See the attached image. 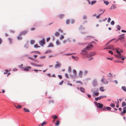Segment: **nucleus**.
<instances>
[{
	"mask_svg": "<svg viewBox=\"0 0 126 126\" xmlns=\"http://www.w3.org/2000/svg\"><path fill=\"white\" fill-rule=\"evenodd\" d=\"M73 72L74 74V75L75 76H76V75L77 74V71H76L75 70H73Z\"/></svg>",
	"mask_w": 126,
	"mask_h": 126,
	"instance_id": "cd10ccee",
	"label": "nucleus"
},
{
	"mask_svg": "<svg viewBox=\"0 0 126 126\" xmlns=\"http://www.w3.org/2000/svg\"><path fill=\"white\" fill-rule=\"evenodd\" d=\"M111 18L110 17H109L108 19V22L109 23L111 20Z\"/></svg>",
	"mask_w": 126,
	"mask_h": 126,
	"instance_id": "6e6d98bb",
	"label": "nucleus"
},
{
	"mask_svg": "<svg viewBox=\"0 0 126 126\" xmlns=\"http://www.w3.org/2000/svg\"><path fill=\"white\" fill-rule=\"evenodd\" d=\"M27 32L28 31L27 30H25L21 32L20 34V35H25V34L27 33Z\"/></svg>",
	"mask_w": 126,
	"mask_h": 126,
	"instance_id": "0eeeda50",
	"label": "nucleus"
},
{
	"mask_svg": "<svg viewBox=\"0 0 126 126\" xmlns=\"http://www.w3.org/2000/svg\"><path fill=\"white\" fill-rule=\"evenodd\" d=\"M21 35L20 34H19V36L17 37V38L18 40H21L22 39V38L21 36Z\"/></svg>",
	"mask_w": 126,
	"mask_h": 126,
	"instance_id": "412c9836",
	"label": "nucleus"
},
{
	"mask_svg": "<svg viewBox=\"0 0 126 126\" xmlns=\"http://www.w3.org/2000/svg\"><path fill=\"white\" fill-rule=\"evenodd\" d=\"M103 11V10L102 9H100V10H99V12H102Z\"/></svg>",
	"mask_w": 126,
	"mask_h": 126,
	"instance_id": "e2e57ef3",
	"label": "nucleus"
},
{
	"mask_svg": "<svg viewBox=\"0 0 126 126\" xmlns=\"http://www.w3.org/2000/svg\"><path fill=\"white\" fill-rule=\"evenodd\" d=\"M39 43L42 46H43V45L45 44V39H42L41 41H40Z\"/></svg>",
	"mask_w": 126,
	"mask_h": 126,
	"instance_id": "7ed1b4c3",
	"label": "nucleus"
},
{
	"mask_svg": "<svg viewBox=\"0 0 126 126\" xmlns=\"http://www.w3.org/2000/svg\"><path fill=\"white\" fill-rule=\"evenodd\" d=\"M34 47L35 48H37L40 47V46H38L37 44H36L34 46Z\"/></svg>",
	"mask_w": 126,
	"mask_h": 126,
	"instance_id": "e433bc0d",
	"label": "nucleus"
},
{
	"mask_svg": "<svg viewBox=\"0 0 126 126\" xmlns=\"http://www.w3.org/2000/svg\"><path fill=\"white\" fill-rule=\"evenodd\" d=\"M76 82H77V83H80L81 84H82V83L80 81H76Z\"/></svg>",
	"mask_w": 126,
	"mask_h": 126,
	"instance_id": "680f3d73",
	"label": "nucleus"
},
{
	"mask_svg": "<svg viewBox=\"0 0 126 126\" xmlns=\"http://www.w3.org/2000/svg\"><path fill=\"white\" fill-rule=\"evenodd\" d=\"M56 63H58V64L56 65L55 66V67L56 68H57L60 67L61 66V65L60 63H59V62H56Z\"/></svg>",
	"mask_w": 126,
	"mask_h": 126,
	"instance_id": "9d476101",
	"label": "nucleus"
},
{
	"mask_svg": "<svg viewBox=\"0 0 126 126\" xmlns=\"http://www.w3.org/2000/svg\"><path fill=\"white\" fill-rule=\"evenodd\" d=\"M53 46L52 43H50L48 46V47H53Z\"/></svg>",
	"mask_w": 126,
	"mask_h": 126,
	"instance_id": "8fccbe9b",
	"label": "nucleus"
},
{
	"mask_svg": "<svg viewBox=\"0 0 126 126\" xmlns=\"http://www.w3.org/2000/svg\"><path fill=\"white\" fill-rule=\"evenodd\" d=\"M68 71L69 72H71V67H69L68 68Z\"/></svg>",
	"mask_w": 126,
	"mask_h": 126,
	"instance_id": "a19ab883",
	"label": "nucleus"
},
{
	"mask_svg": "<svg viewBox=\"0 0 126 126\" xmlns=\"http://www.w3.org/2000/svg\"><path fill=\"white\" fill-rule=\"evenodd\" d=\"M93 83L94 86L96 85L97 84L96 80H94L93 81Z\"/></svg>",
	"mask_w": 126,
	"mask_h": 126,
	"instance_id": "aec40b11",
	"label": "nucleus"
},
{
	"mask_svg": "<svg viewBox=\"0 0 126 126\" xmlns=\"http://www.w3.org/2000/svg\"><path fill=\"white\" fill-rule=\"evenodd\" d=\"M106 95H103V96H99L100 98V99H101L102 98H105L106 97Z\"/></svg>",
	"mask_w": 126,
	"mask_h": 126,
	"instance_id": "7c9ffc66",
	"label": "nucleus"
},
{
	"mask_svg": "<svg viewBox=\"0 0 126 126\" xmlns=\"http://www.w3.org/2000/svg\"><path fill=\"white\" fill-rule=\"evenodd\" d=\"M122 88L123 90L125 92L126 91V88L125 86H123L122 87Z\"/></svg>",
	"mask_w": 126,
	"mask_h": 126,
	"instance_id": "bb28decb",
	"label": "nucleus"
},
{
	"mask_svg": "<svg viewBox=\"0 0 126 126\" xmlns=\"http://www.w3.org/2000/svg\"><path fill=\"white\" fill-rule=\"evenodd\" d=\"M64 16V15L63 14L59 16L62 19V18Z\"/></svg>",
	"mask_w": 126,
	"mask_h": 126,
	"instance_id": "4c0bfd02",
	"label": "nucleus"
},
{
	"mask_svg": "<svg viewBox=\"0 0 126 126\" xmlns=\"http://www.w3.org/2000/svg\"><path fill=\"white\" fill-rule=\"evenodd\" d=\"M88 72L87 70H85L84 72V74L85 75H86L87 73Z\"/></svg>",
	"mask_w": 126,
	"mask_h": 126,
	"instance_id": "864d4df0",
	"label": "nucleus"
},
{
	"mask_svg": "<svg viewBox=\"0 0 126 126\" xmlns=\"http://www.w3.org/2000/svg\"><path fill=\"white\" fill-rule=\"evenodd\" d=\"M95 103L96 104L97 106L98 105V107L99 108H103V105L102 104H100L99 103H97V102H95Z\"/></svg>",
	"mask_w": 126,
	"mask_h": 126,
	"instance_id": "39448f33",
	"label": "nucleus"
},
{
	"mask_svg": "<svg viewBox=\"0 0 126 126\" xmlns=\"http://www.w3.org/2000/svg\"><path fill=\"white\" fill-rule=\"evenodd\" d=\"M65 76L67 78H69L68 76V74L67 73H66L65 74Z\"/></svg>",
	"mask_w": 126,
	"mask_h": 126,
	"instance_id": "13d9d810",
	"label": "nucleus"
},
{
	"mask_svg": "<svg viewBox=\"0 0 126 126\" xmlns=\"http://www.w3.org/2000/svg\"><path fill=\"white\" fill-rule=\"evenodd\" d=\"M126 106V103L125 102H123L122 103V107H123Z\"/></svg>",
	"mask_w": 126,
	"mask_h": 126,
	"instance_id": "5701e85b",
	"label": "nucleus"
},
{
	"mask_svg": "<svg viewBox=\"0 0 126 126\" xmlns=\"http://www.w3.org/2000/svg\"><path fill=\"white\" fill-rule=\"evenodd\" d=\"M96 0H94V1H92L91 2V4L92 5H93L95 4V3H96Z\"/></svg>",
	"mask_w": 126,
	"mask_h": 126,
	"instance_id": "b1692460",
	"label": "nucleus"
},
{
	"mask_svg": "<svg viewBox=\"0 0 126 126\" xmlns=\"http://www.w3.org/2000/svg\"><path fill=\"white\" fill-rule=\"evenodd\" d=\"M126 113V110H123V111L122 112L121 114L122 115H123L124 114V113Z\"/></svg>",
	"mask_w": 126,
	"mask_h": 126,
	"instance_id": "6ab92c4d",
	"label": "nucleus"
},
{
	"mask_svg": "<svg viewBox=\"0 0 126 126\" xmlns=\"http://www.w3.org/2000/svg\"><path fill=\"white\" fill-rule=\"evenodd\" d=\"M111 24L112 25H113L114 24V22L113 21H112L111 22Z\"/></svg>",
	"mask_w": 126,
	"mask_h": 126,
	"instance_id": "4d7b16f0",
	"label": "nucleus"
},
{
	"mask_svg": "<svg viewBox=\"0 0 126 126\" xmlns=\"http://www.w3.org/2000/svg\"><path fill=\"white\" fill-rule=\"evenodd\" d=\"M22 69L24 71H29L30 69H31V67L29 66H27L26 67H22Z\"/></svg>",
	"mask_w": 126,
	"mask_h": 126,
	"instance_id": "20e7f679",
	"label": "nucleus"
},
{
	"mask_svg": "<svg viewBox=\"0 0 126 126\" xmlns=\"http://www.w3.org/2000/svg\"><path fill=\"white\" fill-rule=\"evenodd\" d=\"M100 90L102 92L104 91H105L104 89V87H101L100 88Z\"/></svg>",
	"mask_w": 126,
	"mask_h": 126,
	"instance_id": "4be33fe9",
	"label": "nucleus"
},
{
	"mask_svg": "<svg viewBox=\"0 0 126 126\" xmlns=\"http://www.w3.org/2000/svg\"><path fill=\"white\" fill-rule=\"evenodd\" d=\"M46 122H43L41 124L42 126H43L44 125H45L46 124Z\"/></svg>",
	"mask_w": 126,
	"mask_h": 126,
	"instance_id": "72a5a7b5",
	"label": "nucleus"
},
{
	"mask_svg": "<svg viewBox=\"0 0 126 126\" xmlns=\"http://www.w3.org/2000/svg\"><path fill=\"white\" fill-rule=\"evenodd\" d=\"M33 52L34 53H36L38 54H41V53L38 51H35V52L33 51Z\"/></svg>",
	"mask_w": 126,
	"mask_h": 126,
	"instance_id": "79ce46f5",
	"label": "nucleus"
},
{
	"mask_svg": "<svg viewBox=\"0 0 126 126\" xmlns=\"http://www.w3.org/2000/svg\"><path fill=\"white\" fill-rule=\"evenodd\" d=\"M51 52V50H48L46 52V53H50Z\"/></svg>",
	"mask_w": 126,
	"mask_h": 126,
	"instance_id": "37998d69",
	"label": "nucleus"
},
{
	"mask_svg": "<svg viewBox=\"0 0 126 126\" xmlns=\"http://www.w3.org/2000/svg\"><path fill=\"white\" fill-rule=\"evenodd\" d=\"M100 97H96L95 98V100L96 101H98V100H100Z\"/></svg>",
	"mask_w": 126,
	"mask_h": 126,
	"instance_id": "c9c22d12",
	"label": "nucleus"
},
{
	"mask_svg": "<svg viewBox=\"0 0 126 126\" xmlns=\"http://www.w3.org/2000/svg\"><path fill=\"white\" fill-rule=\"evenodd\" d=\"M58 31L59 32H63V31L61 29H58Z\"/></svg>",
	"mask_w": 126,
	"mask_h": 126,
	"instance_id": "bf43d9fd",
	"label": "nucleus"
},
{
	"mask_svg": "<svg viewBox=\"0 0 126 126\" xmlns=\"http://www.w3.org/2000/svg\"><path fill=\"white\" fill-rule=\"evenodd\" d=\"M70 22V20L69 19H67L66 20V23L67 24H69Z\"/></svg>",
	"mask_w": 126,
	"mask_h": 126,
	"instance_id": "2f4dec72",
	"label": "nucleus"
},
{
	"mask_svg": "<svg viewBox=\"0 0 126 126\" xmlns=\"http://www.w3.org/2000/svg\"><path fill=\"white\" fill-rule=\"evenodd\" d=\"M57 116L55 115H53V118L54 119H56L57 118Z\"/></svg>",
	"mask_w": 126,
	"mask_h": 126,
	"instance_id": "de8ad7c7",
	"label": "nucleus"
},
{
	"mask_svg": "<svg viewBox=\"0 0 126 126\" xmlns=\"http://www.w3.org/2000/svg\"><path fill=\"white\" fill-rule=\"evenodd\" d=\"M64 38V37L62 35L60 37V39L61 40H62Z\"/></svg>",
	"mask_w": 126,
	"mask_h": 126,
	"instance_id": "09e8293b",
	"label": "nucleus"
},
{
	"mask_svg": "<svg viewBox=\"0 0 126 126\" xmlns=\"http://www.w3.org/2000/svg\"><path fill=\"white\" fill-rule=\"evenodd\" d=\"M63 81H62L61 82H60L59 84L60 85H62L63 84Z\"/></svg>",
	"mask_w": 126,
	"mask_h": 126,
	"instance_id": "603ef678",
	"label": "nucleus"
},
{
	"mask_svg": "<svg viewBox=\"0 0 126 126\" xmlns=\"http://www.w3.org/2000/svg\"><path fill=\"white\" fill-rule=\"evenodd\" d=\"M24 111L25 112H30V111L29 110L25 108H24L23 109Z\"/></svg>",
	"mask_w": 126,
	"mask_h": 126,
	"instance_id": "393cba45",
	"label": "nucleus"
},
{
	"mask_svg": "<svg viewBox=\"0 0 126 126\" xmlns=\"http://www.w3.org/2000/svg\"><path fill=\"white\" fill-rule=\"evenodd\" d=\"M56 43L57 45H59L60 44V42L58 40L56 42Z\"/></svg>",
	"mask_w": 126,
	"mask_h": 126,
	"instance_id": "3c124183",
	"label": "nucleus"
},
{
	"mask_svg": "<svg viewBox=\"0 0 126 126\" xmlns=\"http://www.w3.org/2000/svg\"><path fill=\"white\" fill-rule=\"evenodd\" d=\"M116 49L117 53L119 54H121L120 52L119 51L120 49L118 48H117Z\"/></svg>",
	"mask_w": 126,
	"mask_h": 126,
	"instance_id": "f8f14e48",
	"label": "nucleus"
},
{
	"mask_svg": "<svg viewBox=\"0 0 126 126\" xmlns=\"http://www.w3.org/2000/svg\"><path fill=\"white\" fill-rule=\"evenodd\" d=\"M121 27H120L118 25H117V29L118 30H120V29Z\"/></svg>",
	"mask_w": 126,
	"mask_h": 126,
	"instance_id": "49530a36",
	"label": "nucleus"
},
{
	"mask_svg": "<svg viewBox=\"0 0 126 126\" xmlns=\"http://www.w3.org/2000/svg\"><path fill=\"white\" fill-rule=\"evenodd\" d=\"M59 35V33L58 32H56L55 33V35L56 36H58Z\"/></svg>",
	"mask_w": 126,
	"mask_h": 126,
	"instance_id": "f704fd0d",
	"label": "nucleus"
},
{
	"mask_svg": "<svg viewBox=\"0 0 126 126\" xmlns=\"http://www.w3.org/2000/svg\"><path fill=\"white\" fill-rule=\"evenodd\" d=\"M93 47V45H92L90 44L88 45V46L86 47L85 48H84V49L85 50L88 49L89 48L92 47Z\"/></svg>",
	"mask_w": 126,
	"mask_h": 126,
	"instance_id": "6e6552de",
	"label": "nucleus"
},
{
	"mask_svg": "<svg viewBox=\"0 0 126 126\" xmlns=\"http://www.w3.org/2000/svg\"><path fill=\"white\" fill-rule=\"evenodd\" d=\"M105 11V10H104L102 13L99 14L97 16H96V18H99L100 17V16L101 15H102V14H103L104 13V12Z\"/></svg>",
	"mask_w": 126,
	"mask_h": 126,
	"instance_id": "dca6fc26",
	"label": "nucleus"
},
{
	"mask_svg": "<svg viewBox=\"0 0 126 126\" xmlns=\"http://www.w3.org/2000/svg\"><path fill=\"white\" fill-rule=\"evenodd\" d=\"M121 31L122 32H126V31H125V30H122Z\"/></svg>",
	"mask_w": 126,
	"mask_h": 126,
	"instance_id": "338daca9",
	"label": "nucleus"
},
{
	"mask_svg": "<svg viewBox=\"0 0 126 126\" xmlns=\"http://www.w3.org/2000/svg\"><path fill=\"white\" fill-rule=\"evenodd\" d=\"M82 53L83 55H86L87 54V52L84 50H82Z\"/></svg>",
	"mask_w": 126,
	"mask_h": 126,
	"instance_id": "a211bd4d",
	"label": "nucleus"
},
{
	"mask_svg": "<svg viewBox=\"0 0 126 126\" xmlns=\"http://www.w3.org/2000/svg\"><path fill=\"white\" fill-rule=\"evenodd\" d=\"M105 109L108 110H110L111 109L110 107H106L105 108H104V107L103 109V110H106Z\"/></svg>",
	"mask_w": 126,
	"mask_h": 126,
	"instance_id": "4468645a",
	"label": "nucleus"
},
{
	"mask_svg": "<svg viewBox=\"0 0 126 126\" xmlns=\"http://www.w3.org/2000/svg\"><path fill=\"white\" fill-rule=\"evenodd\" d=\"M58 76V77H59V78H60V79H62V77L61 76V75H59Z\"/></svg>",
	"mask_w": 126,
	"mask_h": 126,
	"instance_id": "69168bd1",
	"label": "nucleus"
},
{
	"mask_svg": "<svg viewBox=\"0 0 126 126\" xmlns=\"http://www.w3.org/2000/svg\"><path fill=\"white\" fill-rule=\"evenodd\" d=\"M50 38H47V42H48L49 41V40H50Z\"/></svg>",
	"mask_w": 126,
	"mask_h": 126,
	"instance_id": "0e129e2a",
	"label": "nucleus"
},
{
	"mask_svg": "<svg viewBox=\"0 0 126 126\" xmlns=\"http://www.w3.org/2000/svg\"><path fill=\"white\" fill-rule=\"evenodd\" d=\"M79 89L80 91L82 93H84L85 92V89L82 87H80Z\"/></svg>",
	"mask_w": 126,
	"mask_h": 126,
	"instance_id": "ddd939ff",
	"label": "nucleus"
},
{
	"mask_svg": "<svg viewBox=\"0 0 126 126\" xmlns=\"http://www.w3.org/2000/svg\"><path fill=\"white\" fill-rule=\"evenodd\" d=\"M110 49L112 50L114 49V46L112 45H110L106 47L104 49Z\"/></svg>",
	"mask_w": 126,
	"mask_h": 126,
	"instance_id": "f03ea898",
	"label": "nucleus"
},
{
	"mask_svg": "<svg viewBox=\"0 0 126 126\" xmlns=\"http://www.w3.org/2000/svg\"><path fill=\"white\" fill-rule=\"evenodd\" d=\"M107 59L108 60H112L113 59V58L112 57H111V58L107 57Z\"/></svg>",
	"mask_w": 126,
	"mask_h": 126,
	"instance_id": "a18cd8bd",
	"label": "nucleus"
},
{
	"mask_svg": "<svg viewBox=\"0 0 126 126\" xmlns=\"http://www.w3.org/2000/svg\"><path fill=\"white\" fill-rule=\"evenodd\" d=\"M33 57L35 58H36L37 57V55H33Z\"/></svg>",
	"mask_w": 126,
	"mask_h": 126,
	"instance_id": "774afa93",
	"label": "nucleus"
},
{
	"mask_svg": "<svg viewBox=\"0 0 126 126\" xmlns=\"http://www.w3.org/2000/svg\"><path fill=\"white\" fill-rule=\"evenodd\" d=\"M108 76L110 77H112V74L110 73H109L108 74Z\"/></svg>",
	"mask_w": 126,
	"mask_h": 126,
	"instance_id": "ea45409f",
	"label": "nucleus"
},
{
	"mask_svg": "<svg viewBox=\"0 0 126 126\" xmlns=\"http://www.w3.org/2000/svg\"><path fill=\"white\" fill-rule=\"evenodd\" d=\"M124 37V34H122L119 36V39L120 40H121V39H123Z\"/></svg>",
	"mask_w": 126,
	"mask_h": 126,
	"instance_id": "2eb2a0df",
	"label": "nucleus"
},
{
	"mask_svg": "<svg viewBox=\"0 0 126 126\" xmlns=\"http://www.w3.org/2000/svg\"><path fill=\"white\" fill-rule=\"evenodd\" d=\"M96 54V52H95L93 51L90 53L87 56V57L88 58H89L88 59V60L91 61L93 59V58L92 57L90 58L92 56H94Z\"/></svg>",
	"mask_w": 126,
	"mask_h": 126,
	"instance_id": "f257e3e1",
	"label": "nucleus"
},
{
	"mask_svg": "<svg viewBox=\"0 0 126 126\" xmlns=\"http://www.w3.org/2000/svg\"><path fill=\"white\" fill-rule=\"evenodd\" d=\"M60 122L59 121H57V122L55 123V124L56 126H58L59 125V124Z\"/></svg>",
	"mask_w": 126,
	"mask_h": 126,
	"instance_id": "473e14b6",
	"label": "nucleus"
},
{
	"mask_svg": "<svg viewBox=\"0 0 126 126\" xmlns=\"http://www.w3.org/2000/svg\"><path fill=\"white\" fill-rule=\"evenodd\" d=\"M110 106L111 107L114 108L115 106V104H113L112 103H111L110 105Z\"/></svg>",
	"mask_w": 126,
	"mask_h": 126,
	"instance_id": "c756f323",
	"label": "nucleus"
},
{
	"mask_svg": "<svg viewBox=\"0 0 126 126\" xmlns=\"http://www.w3.org/2000/svg\"><path fill=\"white\" fill-rule=\"evenodd\" d=\"M115 56L116 57H117L118 58H121L122 57L121 56V54H119V55H115Z\"/></svg>",
	"mask_w": 126,
	"mask_h": 126,
	"instance_id": "a878e982",
	"label": "nucleus"
},
{
	"mask_svg": "<svg viewBox=\"0 0 126 126\" xmlns=\"http://www.w3.org/2000/svg\"><path fill=\"white\" fill-rule=\"evenodd\" d=\"M82 72L81 71H80L78 77L80 78H81L82 77Z\"/></svg>",
	"mask_w": 126,
	"mask_h": 126,
	"instance_id": "1a4fd4ad",
	"label": "nucleus"
},
{
	"mask_svg": "<svg viewBox=\"0 0 126 126\" xmlns=\"http://www.w3.org/2000/svg\"><path fill=\"white\" fill-rule=\"evenodd\" d=\"M46 57V56H41L40 57V58H41V59H44V58H45Z\"/></svg>",
	"mask_w": 126,
	"mask_h": 126,
	"instance_id": "052dcab7",
	"label": "nucleus"
},
{
	"mask_svg": "<svg viewBox=\"0 0 126 126\" xmlns=\"http://www.w3.org/2000/svg\"><path fill=\"white\" fill-rule=\"evenodd\" d=\"M101 81L104 84H107L108 83V82L103 77L101 80Z\"/></svg>",
	"mask_w": 126,
	"mask_h": 126,
	"instance_id": "423d86ee",
	"label": "nucleus"
},
{
	"mask_svg": "<svg viewBox=\"0 0 126 126\" xmlns=\"http://www.w3.org/2000/svg\"><path fill=\"white\" fill-rule=\"evenodd\" d=\"M99 94V93L98 92L95 93H94V94L95 96H98Z\"/></svg>",
	"mask_w": 126,
	"mask_h": 126,
	"instance_id": "5fc2aeb1",
	"label": "nucleus"
},
{
	"mask_svg": "<svg viewBox=\"0 0 126 126\" xmlns=\"http://www.w3.org/2000/svg\"><path fill=\"white\" fill-rule=\"evenodd\" d=\"M74 19H72L70 20V22L71 24L73 23L74 22Z\"/></svg>",
	"mask_w": 126,
	"mask_h": 126,
	"instance_id": "58836bf2",
	"label": "nucleus"
},
{
	"mask_svg": "<svg viewBox=\"0 0 126 126\" xmlns=\"http://www.w3.org/2000/svg\"><path fill=\"white\" fill-rule=\"evenodd\" d=\"M15 107L16 108L18 109H20L21 108V106L20 105H18L17 106L16 105H14Z\"/></svg>",
	"mask_w": 126,
	"mask_h": 126,
	"instance_id": "f3484780",
	"label": "nucleus"
},
{
	"mask_svg": "<svg viewBox=\"0 0 126 126\" xmlns=\"http://www.w3.org/2000/svg\"><path fill=\"white\" fill-rule=\"evenodd\" d=\"M116 8V5L115 4H113L112 5V6H111V7L110 8V9H115Z\"/></svg>",
	"mask_w": 126,
	"mask_h": 126,
	"instance_id": "9b49d317",
	"label": "nucleus"
},
{
	"mask_svg": "<svg viewBox=\"0 0 126 126\" xmlns=\"http://www.w3.org/2000/svg\"><path fill=\"white\" fill-rule=\"evenodd\" d=\"M104 3L106 5H108L109 4V2L107 1H104Z\"/></svg>",
	"mask_w": 126,
	"mask_h": 126,
	"instance_id": "c85d7f7f",
	"label": "nucleus"
},
{
	"mask_svg": "<svg viewBox=\"0 0 126 126\" xmlns=\"http://www.w3.org/2000/svg\"><path fill=\"white\" fill-rule=\"evenodd\" d=\"M109 53L111 54V55H113V52L111 50L109 51Z\"/></svg>",
	"mask_w": 126,
	"mask_h": 126,
	"instance_id": "c03bdc74",
	"label": "nucleus"
}]
</instances>
